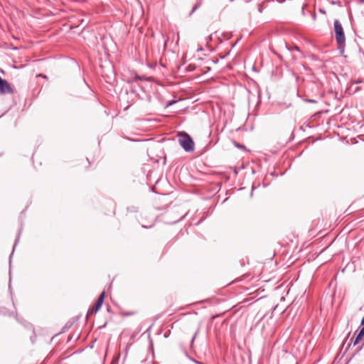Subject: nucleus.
<instances>
[{"instance_id": "1", "label": "nucleus", "mask_w": 364, "mask_h": 364, "mask_svg": "<svg viewBox=\"0 0 364 364\" xmlns=\"http://www.w3.org/2000/svg\"><path fill=\"white\" fill-rule=\"evenodd\" d=\"M333 29L335 32V38L337 43L338 49L340 53L343 55L346 46V36L343 26L338 20H335L333 23Z\"/></svg>"}, {"instance_id": "2", "label": "nucleus", "mask_w": 364, "mask_h": 364, "mask_svg": "<svg viewBox=\"0 0 364 364\" xmlns=\"http://www.w3.org/2000/svg\"><path fill=\"white\" fill-rule=\"evenodd\" d=\"M178 142L186 152H192L194 151L193 140L187 133L181 132L178 134Z\"/></svg>"}, {"instance_id": "3", "label": "nucleus", "mask_w": 364, "mask_h": 364, "mask_svg": "<svg viewBox=\"0 0 364 364\" xmlns=\"http://www.w3.org/2000/svg\"><path fill=\"white\" fill-rule=\"evenodd\" d=\"M353 346H358L357 353L360 352L364 348V335L357 330L354 336L350 339V342L347 345L346 350H348Z\"/></svg>"}, {"instance_id": "4", "label": "nucleus", "mask_w": 364, "mask_h": 364, "mask_svg": "<svg viewBox=\"0 0 364 364\" xmlns=\"http://www.w3.org/2000/svg\"><path fill=\"white\" fill-rule=\"evenodd\" d=\"M14 90L11 84L0 76V95H5L14 94Z\"/></svg>"}, {"instance_id": "5", "label": "nucleus", "mask_w": 364, "mask_h": 364, "mask_svg": "<svg viewBox=\"0 0 364 364\" xmlns=\"http://www.w3.org/2000/svg\"><path fill=\"white\" fill-rule=\"evenodd\" d=\"M105 297V292L102 291L100 294V296H99L97 300L96 301L95 304L92 306L91 309H89V311L87 312L88 315H92L93 314L97 313L99 311V309L101 308V306H102V305L103 304Z\"/></svg>"}, {"instance_id": "6", "label": "nucleus", "mask_w": 364, "mask_h": 364, "mask_svg": "<svg viewBox=\"0 0 364 364\" xmlns=\"http://www.w3.org/2000/svg\"><path fill=\"white\" fill-rule=\"evenodd\" d=\"M141 226L144 228H150L154 225V221L151 220L149 223H147V221H144V218H142L140 221Z\"/></svg>"}, {"instance_id": "7", "label": "nucleus", "mask_w": 364, "mask_h": 364, "mask_svg": "<svg viewBox=\"0 0 364 364\" xmlns=\"http://www.w3.org/2000/svg\"><path fill=\"white\" fill-rule=\"evenodd\" d=\"M136 313V311H121L120 315L122 316H129L135 315Z\"/></svg>"}, {"instance_id": "8", "label": "nucleus", "mask_w": 364, "mask_h": 364, "mask_svg": "<svg viewBox=\"0 0 364 364\" xmlns=\"http://www.w3.org/2000/svg\"><path fill=\"white\" fill-rule=\"evenodd\" d=\"M289 50H290L291 51L296 50V51H298V52H300V49H299V48L298 46H294L291 47V48H289Z\"/></svg>"}, {"instance_id": "9", "label": "nucleus", "mask_w": 364, "mask_h": 364, "mask_svg": "<svg viewBox=\"0 0 364 364\" xmlns=\"http://www.w3.org/2000/svg\"><path fill=\"white\" fill-rule=\"evenodd\" d=\"M358 330L360 333L364 335V325H360V328Z\"/></svg>"}, {"instance_id": "10", "label": "nucleus", "mask_w": 364, "mask_h": 364, "mask_svg": "<svg viewBox=\"0 0 364 364\" xmlns=\"http://www.w3.org/2000/svg\"><path fill=\"white\" fill-rule=\"evenodd\" d=\"M39 77H41L42 78H47V76L43 74L38 75Z\"/></svg>"}, {"instance_id": "11", "label": "nucleus", "mask_w": 364, "mask_h": 364, "mask_svg": "<svg viewBox=\"0 0 364 364\" xmlns=\"http://www.w3.org/2000/svg\"><path fill=\"white\" fill-rule=\"evenodd\" d=\"M82 164H87L88 165H90V161H88V160L86 159L85 161H82Z\"/></svg>"}, {"instance_id": "12", "label": "nucleus", "mask_w": 364, "mask_h": 364, "mask_svg": "<svg viewBox=\"0 0 364 364\" xmlns=\"http://www.w3.org/2000/svg\"><path fill=\"white\" fill-rule=\"evenodd\" d=\"M235 144L237 147H240V148L243 147V146L240 145V144H239L238 143H237V142H235Z\"/></svg>"}, {"instance_id": "13", "label": "nucleus", "mask_w": 364, "mask_h": 364, "mask_svg": "<svg viewBox=\"0 0 364 364\" xmlns=\"http://www.w3.org/2000/svg\"><path fill=\"white\" fill-rule=\"evenodd\" d=\"M360 325H364V315H363V317L361 319Z\"/></svg>"}, {"instance_id": "14", "label": "nucleus", "mask_w": 364, "mask_h": 364, "mask_svg": "<svg viewBox=\"0 0 364 364\" xmlns=\"http://www.w3.org/2000/svg\"><path fill=\"white\" fill-rule=\"evenodd\" d=\"M173 103H174V102H173V101L169 102L168 103L167 106H170V105H173Z\"/></svg>"}, {"instance_id": "15", "label": "nucleus", "mask_w": 364, "mask_h": 364, "mask_svg": "<svg viewBox=\"0 0 364 364\" xmlns=\"http://www.w3.org/2000/svg\"><path fill=\"white\" fill-rule=\"evenodd\" d=\"M194 362L197 364H205L203 363H201V362H199V361H197V360H194Z\"/></svg>"}, {"instance_id": "16", "label": "nucleus", "mask_w": 364, "mask_h": 364, "mask_svg": "<svg viewBox=\"0 0 364 364\" xmlns=\"http://www.w3.org/2000/svg\"><path fill=\"white\" fill-rule=\"evenodd\" d=\"M196 336V333H195V335H194V336H193V337L192 338V340H191V342H192V343L193 342V341H194V339H195Z\"/></svg>"}, {"instance_id": "17", "label": "nucleus", "mask_w": 364, "mask_h": 364, "mask_svg": "<svg viewBox=\"0 0 364 364\" xmlns=\"http://www.w3.org/2000/svg\"><path fill=\"white\" fill-rule=\"evenodd\" d=\"M196 8H197V6H195L193 7V10H192V12H193V11L196 9Z\"/></svg>"}]
</instances>
